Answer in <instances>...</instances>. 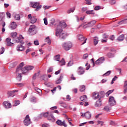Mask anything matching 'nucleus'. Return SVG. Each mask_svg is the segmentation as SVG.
I'll use <instances>...</instances> for the list:
<instances>
[{
	"instance_id": "72a5a7b5",
	"label": "nucleus",
	"mask_w": 127,
	"mask_h": 127,
	"mask_svg": "<svg viewBox=\"0 0 127 127\" xmlns=\"http://www.w3.org/2000/svg\"><path fill=\"white\" fill-rule=\"evenodd\" d=\"M60 55H58L54 57V60H55V61H60Z\"/></svg>"
},
{
	"instance_id": "a19ab883",
	"label": "nucleus",
	"mask_w": 127,
	"mask_h": 127,
	"mask_svg": "<svg viewBox=\"0 0 127 127\" xmlns=\"http://www.w3.org/2000/svg\"><path fill=\"white\" fill-rule=\"evenodd\" d=\"M46 42H47L48 44H51V40H50L49 37H47L46 38Z\"/></svg>"
},
{
	"instance_id": "393cba45",
	"label": "nucleus",
	"mask_w": 127,
	"mask_h": 127,
	"mask_svg": "<svg viewBox=\"0 0 127 127\" xmlns=\"http://www.w3.org/2000/svg\"><path fill=\"white\" fill-rule=\"evenodd\" d=\"M93 43L94 45H97L99 43V38L97 36L93 38Z\"/></svg>"
},
{
	"instance_id": "79ce46f5",
	"label": "nucleus",
	"mask_w": 127,
	"mask_h": 127,
	"mask_svg": "<svg viewBox=\"0 0 127 127\" xmlns=\"http://www.w3.org/2000/svg\"><path fill=\"white\" fill-rule=\"evenodd\" d=\"M1 25L2 26V32H4L5 31V28H4V26H5V22H3Z\"/></svg>"
},
{
	"instance_id": "423d86ee",
	"label": "nucleus",
	"mask_w": 127,
	"mask_h": 127,
	"mask_svg": "<svg viewBox=\"0 0 127 127\" xmlns=\"http://www.w3.org/2000/svg\"><path fill=\"white\" fill-rule=\"evenodd\" d=\"M23 39H24V38L22 35H20L19 37L16 38L14 40L15 41L16 43H20V44L23 45L24 44V42L23 41Z\"/></svg>"
},
{
	"instance_id": "774afa93",
	"label": "nucleus",
	"mask_w": 127,
	"mask_h": 127,
	"mask_svg": "<svg viewBox=\"0 0 127 127\" xmlns=\"http://www.w3.org/2000/svg\"><path fill=\"white\" fill-rule=\"evenodd\" d=\"M46 77V75H43L41 77V79L42 80H44V81H46V80L45 79V77Z\"/></svg>"
},
{
	"instance_id": "9b49d317",
	"label": "nucleus",
	"mask_w": 127,
	"mask_h": 127,
	"mask_svg": "<svg viewBox=\"0 0 127 127\" xmlns=\"http://www.w3.org/2000/svg\"><path fill=\"white\" fill-rule=\"evenodd\" d=\"M81 117H82V118H85L87 120H90V119L92 118V115L89 112H87L84 114L82 113Z\"/></svg>"
},
{
	"instance_id": "20e7f679",
	"label": "nucleus",
	"mask_w": 127,
	"mask_h": 127,
	"mask_svg": "<svg viewBox=\"0 0 127 127\" xmlns=\"http://www.w3.org/2000/svg\"><path fill=\"white\" fill-rule=\"evenodd\" d=\"M28 33L30 35H34L37 33V30L35 25H31L28 30Z\"/></svg>"
},
{
	"instance_id": "603ef678",
	"label": "nucleus",
	"mask_w": 127,
	"mask_h": 127,
	"mask_svg": "<svg viewBox=\"0 0 127 127\" xmlns=\"http://www.w3.org/2000/svg\"><path fill=\"white\" fill-rule=\"evenodd\" d=\"M91 0H85L86 1L85 3L88 5L92 4V2H91Z\"/></svg>"
},
{
	"instance_id": "473e14b6",
	"label": "nucleus",
	"mask_w": 127,
	"mask_h": 127,
	"mask_svg": "<svg viewBox=\"0 0 127 127\" xmlns=\"http://www.w3.org/2000/svg\"><path fill=\"white\" fill-rule=\"evenodd\" d=\"M79 91L80 92H84L85 91L86 87H85V85H81L79 86Z\"/></svg>"
},
{
	"instance_id": "8fccbe9b",
	"label": "nucleus",
	"mask_w": 127,
	"mask_h": 127,
	"mask_svg": "<svg viewBox=\"0 0 127 127\" xmlns=\"http://www.w3.org/2000/svg\"><path fill=\"white\" fill-rule=\"evenodd\" d=\"M11 35L12 37L14 38V37H16V36L17 35V33H16V32L12 33L11 34Z\"/></svg>"
},
{
	"instance_id": "f257e3e1",
	"label": "nucleus",
	"mask_w": 127,
	"mask_h": 127,
	"mask_svg": "<svg viewBox=\"0 0 127 127\" xmlns=\"http://www.w3.org/2000/svg\"><path fill=\"white\" fill-rule=\"evenodd\" d=\"M56 36H59L61 40H65L68 36V34L64 32L62 29H57L56 32Z\"/></svg>"
},
{
	"instance_id": "b1692460",
	"label": "nucleus",
	"mask_w": 127,
	"mask_h": 127,
	"mask_svg": "<svg viewBox=\"0 0 127 127\" xmlns=\"http://www.w3.org/2000/svg\"><path fill=\"white\" fill-rule=\"evenodd\" d=\"M9 27L11 29H15V28L17 27V25H16V23L12 22L11 24H10Z\"/></svg>"
},
{
	"instance_id": "a211bd4d",
	"label": "nucleus",
	"mask_w": 127,
	"mask_h": 127,
	"mask_svg": "<svg viewBox=\"0 0 127 127\" xmlns=\"http://www.w3.org/2000/svg\"><path fill=\"white\" fill-rule=\"evenodd\" d=\"M56 124H58V126H63L64 127H67V124H65L64 121L62 122L61 120H58L56 122Z\"/></svg>"
},
{
	"instance_id": "a18cd8bd",
	"label": "nucleus",
	"mask_w": 127,
	"mask_h": 127,
	"mask_svg": "<svg viewBox=\"0 0 127 127\" xmlns=\"http://www.w3.org/2000/svg\"><path fill=\"white\" fill-rule=\"evenodd\" d=\"M116 0H110L109 1V3H110V4H116Z\"/></svg>"
},
{
	"instance_id": "412c9836",
	"label": "nucleus",
	"mask_w": 127,
	"mask_h": 127,
	"mask_svg": "<svg viewBox=\"0 0 127 127\" xmlns=\"http://www.w3.org/2000/svg\"><path fill=\"white\" fill-rule=\"evenodd\" d=\"M95 24H96V21L93 20L91 21L88 24H86L84 26H86V27H92V26H94Z\"/></svg>"
},
{
	"instance_id": "ddd939ff",
	"label": "nucleus",
	"mask_w": 127,
	"mask_h": 127,
	"mask_svg": "<svg viewBox=\"0 0 127 127\" xmlns=\"http://www.w3.org/2000/svg\"><path fill=\"white\" fill-rule=\"evenodd\" d=\"M109 103L110 106L113 107V106H115L116 105V100H115V98L113 96L109 97Z\"/></svg>"
},
{
	"instance_id": "5701e85b",
	"label": "nucleus",
	"mask_w": 127,
	"mask_h": 127,
	"mask_svg": "<svg viewBox=\"0 0 127 127\" xmlns=\"http://www.w3.org/2000/svg\"><path fill=\"white\" fill-rule=\"evenodd\" d=\"M17 51H23L24 47L22 45H18L16 48Z\"/></svg>"
},
{
	"instance_id": "9d476101",
	"label": "nucleus",
	"mask_w": 127,
	"mask_h": 127,
	"mask_svg": "<svg viewBox=\"0 0 127 127\" xmlns=\"http://www.w3.org/2000/svg\"><path fill=\"white\" fill-rule=\"evenodd\" d=\"M25 126H29L31 124V121H30V118H29V115H28L25 118L23 122Z\"/></svg>"
},
{
	"instance_id": "49530a36",
	"label": "nucleus",
	"mask_w": 127,
	"mask_h": 127,
	"mask_svg": "<svg viewBox=\"0 0 127 127\" xmlns=\"http://www.w3.org/2000/svg\"><path fill=\"white\" fill-rule=\"evenodd\" d=\"M86 10H88V7H83L81 8V11H82V12H85V11H86Z\"/></svg>"
},
{
	"instance_id": "bf43d9fd",
	"label": "nucleus",
	"mask_w": 127,
	"mask_h": 127,
	"mask_svg": "<svg viewBox=\"0 0 127 127\" xmlns=\"http://www.w3.org/2000/svg\"><path fill=\"white\" fill-rule=\"evenodd\" d=\"M73 65V62L69 61L67 64V66H71Z\"/></svg>"
},
{
	"instance_id": "dca6fc26",
	"label": "nucleus",
	"mask_w": 127,
	"mask_h": 127,
	"mask_svg": "<svg viewBox=\"0 0 127 127\" xmlns=\"http://www.w3.org/2000/svg\"><path fill=\"white\" fill-rule=\"evenodd\" d=\"M77 73L78 75H83L85 73V69L82 66H79L77 69Z\"/></svg>"
},
{
	"instance_id": "2eb2a0df",
	"label": "nucleus",
	"mask_w": 127,
	"mask_h": 127,
	"mask_svg": "<svg viewBox=\"0 0 127 127\" xmlns=\"http://www.w3.org/2000/svg\"><path fill=\"white\" fill-rule=\"evenodd\" d=\"M18 92V90H12V91H9L7 92V94L8 95V98L9 97H14L15 96V94L14 93H16Z\"/></svg>"
},
{
	"instance_id": "c85d7f7f",
	"label": "nucleus",
	"mask_w": 127,
	"mask_h": 127,
	"mask_svg": "<svg viewBox=\"0 0 127 127\" xmlns=\"http://www.w3.org/2000/svg\"><path fill=\"white\" fill-rule=\"evenodd\" d=\"M124 39H125V35L122 34L118 38L117 40H118V41H123Z\"/></svg>"
},
{
	"instance_id": "cd10ccee",
	"label": "nucleus",
	"mask_w": 127,
	"mask_h": 127,
	"mask_svg": "<svg viewBox=\"0 0 127 127\" xmlns=\"http://www.w3.org/2000/svg\"><path fill=\"white\" fill-rule=\"evenodd\" d=\"M75 7L70 8L67 10L66 12L67 13H68V14L71 13V12H74V11H75Z\"/></svg>"
},
{
	"instance_id": "6e6552de",
	"label": "nucleus",
	"mask_w": 127,
	"mask_h": 127,
	"mask_svg": "<svg viewBox=\"0 0 127 127\" xmlns=\"http://www.w3.org/2000/svg\"><path fill=\"white\" fill-rule=\"evenodd\" d=\"M24 66V63H21L17 67L16 70L17 73H19V72H22L24 70V67H22Z\"/></svg>"
},
{
	"instance_id": "a878e982",
	"label": "nucleus",
	"mask_w": 127,
	"mask_h": 127,
	"mask_svg": "<svg viewBox=\"0 0 127 127\" xmlns=\"http://www.w3.org/2000/svg\"><path fill=\"white\" fill-rule=\"evenodd\" d=\"M101 106H102V101H101V98H99L95 103V107H101Z\"/></svg>"
},
{
	"instance_id": "7ed1b4c3",
	"label": "nucleus",
	"mask_w": 127,
	"mask_h": 127,
	"mask_svg": "<svg viewBox=\"0 0 127 127\" xmlns=\"http://www.w3.org/2000/svg\"><path fill=\"white\" fill-rule=\"evenodd\" d=\"M62 46L64 50H65V51H68L70 48L73 47V44H72L71 42L68 41L63 43L62 44Z\"/></svg>"
},
{
	"instance_id": "c756f323",
	"label": "nucleus",
	"mask_w": 127,
	"mask_h": 127,
	"mask_svg": "<svg viewBox=\"0 0 127 127\" xmlns=\"http://www.w3.org/2000/svg\"><path fill=\"white\" fill-rule=\"evenodd\" d=\"M59 104L61 107H63V108H67V105L65 102H64L63 101H60Z\"/></svg>"
},
{
	"instance_id": "69168bd1",
	"label": "nucleus",
	"mask_w": 127,
	"mask_h": 127,
	"mask_svg": "<svg viewBox=\"0 0 127 127\" xmlns=\"http://www.w3.org/2000/svg\"><path fill=\"white\" fill-rule=\"evenodd\" d=\"M83 59H87L88 58V54H85L83 55Z\"/></svg>"
},
{
	"instance_id": "f03ea898",
	"label": "nucleus",
	"mask_w": 127,
	"mask_h": 127,
	"mask_svg": "<svg viewBox=\"0 0 127 127\" xmlns=\"http://www.w3.org/2000/svg\"><path fill=\"white\" fill-rule=\"evenodd\" d=\"M41 116H43L44 118H47L49 121H52L53 120H55L54 116L52 112H47L45 113H41Z\"/></svg>"
},
{
	"instance_id": "58836bf2",
	"label": "nucleus",
	"mask_w": 127,
	"mask_h": 127,
	"mask_svg": "<svg viewBox=\"0 0 127 127\" xmlns=\"http://www.w3.org/2000/svg\"><path fill=\"white\" fill-rule=\"evenodd\" d=\"M5 16V14L4 13V12L0 13V18H1L2 19H4Z\"/></svg>"
},
{
	"instance_id": "39448f33",
	"label": "nucleus",
	"mask_w": 127,
	"mask_h": 127,
	"mask_svg": "<svg viewBox=\"0 0 127 127\" xmlns=\"http://www.w3.org/2000/svg\"><path fill=\"white\" fill-rule=\"evenodd\" d=\"M40 4V3L39 2H31V6H32V7H33L34 8H36V11H38V10H39V9H40V8L42 7V5Z\"/></svg>"
},
{
	"instance_id": "f704fd0d",
	"label": "nucleus",
	"mask_w": 127,
	"mask_h": 127,
	"mask_svg": "<svg viewBox=\"0 0 127 127\" xmlns=\"http://www.w3.org/2000/svg\"><path fill=\"white\" fill-rule=\"evenodd\" d=\"M107 56L108 57V58H113V57H114L115 55L112 53H108Z\"/></svg>"
},
{
	"instance_id": "13d9d810",
	"label": "nucleus",
	"mask_w": 127,
	"mask_h": 127,
	"mask_svg": "<svg viewBox=\"0 0 127 127\" xmlns=\"http://www.w3.org/2000/svg\"><path fill=\"white\" fill-rule=\"evenodd\" d=\"M6 14L7 15V17H9V18H10L11 14H10V13H9V12H7L6 13Z\"/></svg>"
},
{
	"instance_id": "2f4dec72",
	"label": "nucleus",
	"mask_w": 127,
	"mask_h": 127,
	"mask_svg": "<svg viewBox=\"0 0 127 127\" xmlns=\"http://www.w3.org/2000/svg\"><path fill=\"white\" fill-rule=\"evenodd\" d=\"M37 20V19L36 18V17L34 16L31 18V23H35Z\"/></svg>"
},
{
	"instance_id": "bb28decb",
	"label": "nucleus",
	"mask_w": 127,
	"mask_h": 127,
	"mask_svg": "<svg viewBox=\"0 0 127 127\" xmlns=\"http://www.w3.org/2000/svg\"><path fill=\"white\" fill-rule=\"evenodd\" d=\"M80 100L82 102H87L88 99L87 98V95H83L80 98Z\"/></svg>"
},
{
	"instance_id": "0e129e2a",
	"label": "nucleus",
	"mask_w": 127,
	"mask_h": 127,
	"mask_svg": "<svg viewBox=\"0 0 127 127\" xmlns=\"http://www.w3.org/2000/svg\"><path fill=\"white\" fill-rule=\"evenodd\" d=\"M60 72H61V69H59V70L56 71L55 72V75H58L59 74H60Z\"/></svg>"
},
{
	"instance_id": "f3484780",
	"label": "nucleus",
	"mask_w": 127,
	"mask_h": 127,
	"mask_svg": "<svg viewBox=\"0 0 127 127\" xmlns=\"http://www.w3.org/2000/svg\"><path fill=\"white\" fill-rule=\"evenodd\" d=\"M16 79L17 81H21V79L22 78V76H21V74H23V72H17V70H16Z\"/></svg>"
},
{
	"instance_id": "052dcab7",
	"label": "nucleus",
	"mask_w": 127,
	"mask_h": 127,
	"mask_svg": "<svg viewBox=\"0 0 127 127\" xmlns=\"http://www.w3.org/2000/svg\"><path fill=\"white\" fill-rule=\"evenodd\" d=\"M94 9L95 10H99V9H101V7L100 6H96L95 7Z\"/></svg>"
},
{
	"instance_id": "f8f14e48",
	"label": "nucleus",
	"mask_w": 127,
	"mask_h": 127,
	"mask_svg": "<svg viewBox=\"0 0 127 127\" xmlns=\"http://www.w3.org/2000/svg\"><path fill=\"white\" fill-rule=\"evenodd\" d=\"M67 26V24L64 21H62L59 23V25H58L57 29H62V28H65Z\"/></svg>"
},
{
	"instance_id": "c9c22d12",
	"label": "nucleus",
	"mask_w": 127,
	"mask_h": 127,
	"mask_svg": "<svg viewBox=\"0 0 127 127\" xmlns=\"http://www.w3.org/2000/svg\"><path fill=\"white\" fill-rule=\"evenodd\" d=\"M86 14H95V12H94V10H87L86 11Z\"/></svg>"
},
{
	"instance_id": "e2e57ef3",
	"label": "nucleus",
	"mask_w": 127,
	"mask_h": 127,
	"mask_svg": "<svg viewBox=\"0 0 127 127\" xmlns=\"http://www.w3.org/2000/svg\"><path fill=\"white\" fill-rule=\"evenodd\" d=\"M34 43L35 45H39V42L38 41V40L34 41Z\"/></svg>"
},
{
	"instance_id": "1a4fd4ad",
	"label": "nucleus",
	"mask_w": 127,
	"mask_h": 127,
	"mask_svg": "<svg viewBox=\"0 0 127 127\" xmlns=\"http://www.w3.org/2000/svg\"><path fill=\"white\" fill-rule=\"evenodd\" d=\"M34 68V66L31 65H28L24 67V71H23V74H26L28 73V71L33 70Z\"/></svg>"
},
{
	"instance_id": "3c124183",
	"label": "nucleus",
	"mask_w": 127,
	"mask_h": 127,
	"mask_svg": "<svg viewBox=\"0 0 127 127\" xmlns=\"http://www.w3.org/2000/svg\"><path fill=\"white\" fill-rule=\"evenodd\" d=\"M117 79H118V77H117V76H115V77L112 80L111 85H113V84H114V81H116Z\"/></svg>"
},
{
	"instance_id": "7c9ffc66",
	"label": "nucleus",
	"mask_w": 127,
	"mask_h": 127,
	"mask_svg": "<svg viewBox=\"0 0 127 127\" xmlns=\"http://www.w3.org/2000/svg\"><path fill=\"white\" fill-rule=\"evenodd\" d=\"M30 102L31 103H33V104H35L37 100H36V98L35 97H32L30 98Z\"/></svg>"
},
{
	"instance_id": "6ab92c4d",
	"label": "nucleus",
	"mask_w": 127,
	"mask_h": 127,
	"mask_svg": "<svg viewBox=\"0 0 127 127\" xmlns=\"http://www.w3.org/2000/svg\"><path fill=\"white\" fill-rule=\"evenodd\" d=\"M3 105L5 109H9L11 108V104L8 101H4L3 102Z\"/></svg>"
},
{
	"instance_id": "6e6d98bb",
	"label": "nucleus",
	"mask_w": 127,
	"mask_h": 127,
	"mask_svg": "<svg viewBox=\"0 0 127 127\" xmlns=\"http://www.w3.org/2000/svg\"><path fill=\"white\" fill-rule=\"evenodd\" d=\"M85 66H86V70H89V69H90V67H91V66H90V64H89L88 63H87L85 64Z\"/></svg>"
},
{
	"instance_id": "09e8293b",
	"label": "nucleus",
	"mask_w": 127,
	"mask_h": 127,
	"mask_svg": "<svg viewBox=\"0 0 127 127\" xmlns=\"http://www.w3.org/2000/svg\"><path fill=\"white\" fill-rule=\"evenodd\" d=\"M20 104V102L18 100H16L15 101V104H14V106L16 107V106H18Z\"/></svg>"
},
{
	"instance_id": "4be33fe9",
	"label": "nucleus",
	"mask_w": 127,
	"mask_h": 127,
	"mask_svg": "<svg viewBox=\"0 0 127 127\" xmlns=\"http://www.w3.org/2000/svg\"><path fill=\"white\" fill-rule=\"evenodd\" d=\"M11 39L9 38H7L6 39V45L7 46H12L13 45V43L11 42Z\"/></svg>"
},
{
	"instance_id": "37998d69",
	"label": "nucleus",
	"mask_w": 127,
	"mask_h": 127,
	"mask_svg": "<svg viewBox=\"0 0 127 127\" xmlns=\"http://www.w3.org/2000/svg\"><path fill=\"white\" fill-rule=\"evenodd\" d=\"M104 110L106 112H110V111H111V108H109L108 106H106L104 107Z\"/></svg>"
},
{
	"instance_id": "338daca9",
	"label": "nucleus",
	"mask_w": 127,
	"mask_h": 127,
	"mask_svg": "<svg viewBox=\"0 0 127 127\" xmlns=\"http://www.w3.org/2000/svg\"><path fill=\"white\" fill-rule=\"evenodd\" d=\"M61 82H62V80L60 79V78H59L58 80H57L56 84H60L61 83Z\"/></svg>"
},
{
	"instance_id": "680f3d73",
	"label": "nucleus",
	"mask_w": 127,
	"mask_h": 127,
	"mask_svg": "<svg viewBox=\"0 0 127 127\" xmlns=\"http://www.w3.org/2000/svg\"><path fill=\"white\" fill-rule=\"evenodd\" d=\"M1 51L0 52V54H3V53H4V48H1Z\"/></svg>"
},
{
	"instance_id": "4c0bfd02",
	"label": "nucleus",
	"mask_w": 127,
	"mask_h": 127,
	"mask_svg": "<svg viewBox=\"0 0 127 127\" xmlns=\"http://www.w3.org/2000/svg\"><path fill=\"white\" fill-rule=\"evenodd\" d=\"M40 74V71H39L37 73H35L33 76V80H35L36 79V76H39Z\"/></svg>"
},
{
	"instance_id": "ea45409f",
	"label": "nucleus",
	"mask_w": 127,
	"mask_h": 127,
	"mask_svg": "<svg viewBox=\"0 0 127 127\" xmlns=\"http://www.w3.org/2000/svg\"><path fill=\"white\" fill-rule=\"evenodd\" d=\"M60 64L61 65V66H63L64 65H65V60H64V59H63L60 62Z\"/></svg>"
},
{
	"instance_id": "4d7b16f0",
	"label": "nucleus",
	"mask_w": 127,
	"mask_h": 127,
	"mask_svg": "<svg viewBox=\"0 0 127 127\" xmlns=\"http://www.w3.org/2000/svg\"><path fill=\"white\" fill-rule=\"evenodd\" d=\"M44 24H45V25H47V24H48V21H47V18H44Z\"/></svg>"
},
{
	"instance_id": "e433bc0d",
	"label": "nucleus",
	"mask_w": 127,
	"mask_h": 127,
	"mask_svg": "<svg viewBox=\"0 0 127 127\" xmlns=\"http://www.w3.org/2000/svg\"><path fill=\"white\" fill-rule=\"evenodd\" d=\"M14 19L16 20H20V15H19V14H15L14 15Z\"/></svg>"
},
{
	"instance_id": "de8ad7c7",
	"label": "nucleus",
	"mask_w": 127,
	"mask_h": 127,
	"mask_svg": "<svg viewBox=\"0 0 127 127\" xmlns=\"http://www.w3.org/2000/svg\"><path fill=\"white\" fill-rule=\"evenodd\" d=\"M113 92H114V89L112 90H109V91H108L106 93L107 96H110V94H112V93H113Z\"/></svg>"
},
{
	"instance_id": "864d4df0",
	"label": "nucleus",
	"mask_w": 127,
	"mask_h": 127,
	"mask_svg": "<svg viewBox=\"0 0 127 127\" xmlns=\"http://www.w3.org/2000/svg\"><path fill=\"white\" fill-rule=\"evenodd\" d=\"M53 71V67L51 66L50 67H49V69L48 70V72L51 73V72H52Z\"/></svg>"
},
{
	"instance_id": "aec40b11",
	"label": "nucleus",
	"mask_w": 127,
	"mask_h": 127,
	"mask_svg": "<svg viewBox=\"0 0 127 127\" xmlns=\"http://www.w3.org/2000/svg\"><path fill=\"white\" fill-rule=\"evenodd\" d=\"M100 98V94H99V92H94L92 93V98L93 100H97V99H99Z\"/></svg>"
},
{
	"instance_id": "5fc2aeb1",
	"label": "nucleus",
	"mask_w": 127,
	"mask_h": 127,
	"mask_svg": "<svg viewBox=\"0 0 127 127\" xmlns=\"http://www.w3.org/2000/svg\"><path fill=\"white\" fill-rule=\"evenodd\" d=\"M34 89L35 90V91H36V92H37L38 93H41V90L37 87H35Z\"/></svg>"
},
{
	"instance_id": "c03bdc74",
	"label": "nucleus",
	"mask_w": 127,
	"mask_h": 127,
	"mask_svg": "<svg viewBox=\"0 0 127 127\" xmlns=\"http://www.w3.org/2000/svg\"><path fill=\"white\" fill-rule=\"evenodd\" d=\"M111 73H112V71L111 70H109L106 73H104L103 76H109Z\"/></svg>"
},
{
	"instance_id": "0eeeda50",
	"label": "nucleus",
	"mask_w": 127,
	"mask_h": 127,
	"mask_svg": "<svg viewBox=\"0 0 127 127\" xmlns=\"http://www.w3.org/2000/svg\"><path fill=\"white\" fill-rule=\"evenodd\" d=\"M77 38L78 39V40H79V41H80V42H82L81 43V45H84V44H85V43H86V41H87V38H85L84 37V36H83V35H77Z\"/></svg>"
},
{
	"instance_id": "4468645a",
	"label": "nucleus",
	"mask_w": 127,
	"mask_h": 127,
	"mask_svg": "<svg viewBox=\"0 0 127 127\" xmlns=\"http://www.w3.org/2000/svg\"><path fill=\"white\" fill-rule=\"evenodd\" d=\"M104 61H105V58L102 57L98 59L95 62V64L96 65H101V64H102V63H104Z\"/></svg>"
}]
</instances>
